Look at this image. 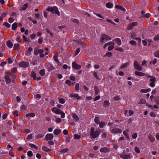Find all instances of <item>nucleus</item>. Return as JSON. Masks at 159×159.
Instances as JSON below:
<instances>
[{"label": "nucleus", "instance_id": "nucleus-1", "mask_svg": "<svg viewBox=\"0 0 159 159\" xmlns=\"http://www.w3.org/2000/svg\"><path fill=\"white\" fill-rule=\"evenodd\" d=\"M100 134V129L95 130L93 127H91L90 129V135L92 137L95 138L98 137Z\"/></svg>", "mask_w": 159, "mask_h": 159}, {"label": "nucleus", "instance_id": "nucleus-2", "mask_svg": "<svg viewBox=\"0 0 159 159\" xmlns=\"http://www.w3.org/2000/svg\"><path fill=\"white\" fill-rule=\"evenodd\" d=\"M46 10L48 11L52 12L53 13L56 14L58 16L60 15V13L58 11L57 7L56 6L53 7H48L46 9Z\"/></svg>", "mask_w": 159, "mask_h": 159}, {"label": "nucleus", "instance_id": "nucleus-3", "mask_svg": "<svg viewBox=\"0 0 159 159\" xmlns=\"http://www.w3.org/2000/svg\"><path fill=\"white\" fill-rule=\"evenodd\" d=\"M111 39V38L109 36L105 34H102L100 39V41L102 43H103L104 41L110 40Z\"/></svg>", "mask_w": 159, "mask_h": 159}, {"label": "nucleus", "instance_id": "nucleus-4", "mask_svg": "<svg viewBox=\"0 0 159 159\" xmlns=\"http://www.w3.org/2000/svg\"><path fill=\"white\" fill-rule=\"evenodd\" d=\"M134 65L136 69L138 70L141 71L142 70V67L139 64L137 61H134Z\"/></svg>", "mask_w": 159, "mask_h": 159}, {"label": "nucleus", "instance_id": "nucleus-5", "mask_svg": "<svg viewBox=\"0 0 159 159\" xmlns=\"http://www.w3.org/2000/svg\"><path fill=\"white\" fill-rule=\"evenodd\" d=\"M138 23L137 22H133L129 24L127 26V29L128 30H132L133 28V27L137 26Z\"/></svg>", "mask_w": 159, "mask_h": 159}, {"label": "nucleus", "instance_id": "nucleus-6", "mask_svg": "<svg viewBox=\"0 0 159 159\" xmlns=\"http://www.w3.org/2000/svg\"><path fill=\"white\" fill-rule=\"evenodd\" d=\"M53 135L52 134H47L45 137V140H51L53 139Z\"/></svg>", "mask_w": 159, "mask_h": 159}, {"label": "nucleus", "instance_id": "nucleus-7", "mask_svg": "<svg viewBox=\"0 0 159 159\" xmlns=\"http://www.w3.org/2000/svg\"><path fill=\"white\" fill-rule=\"evenodd\" d=\"M122 131L121 129L117 128L113 129L111 130V133L113 134L120 133Z\"/></svg>", "mask_w": 159, "mask_h": 159}, {"label": "nucleus", "instance_id": "nucleus-8", "mask_svg": "<svg viewBox=\"0 0 159 159\" xmlns=\"http://www.w3.org/2000/svg\"><path fill=\"white\" fill-rule=\"evenodd\" d=\"M109 46L108 47V50L111 51L114 48L115 43L112 42H108Z\"/></svg>", "mask_w": 159, "mask_h": 159}, {"label": "nucleus", "instance_id": "nucleus-9", "mask_svg": "<svg viewBox=\"0 0 159 159\" xmlns=\"http://www.w3.org/2000/svg\"><path fill=\"white\" fill-rule=\"evenodd\" d=\"M72 67L76 70L79 69L81 68L80 65L77 64L75 62H73L72 63Z\"/></svg>", "mask_w": 159, "mask_h": 159}, {"label": "nucleus", "instance_id": "nucleus-10", "mask_svg": "<svg viewBox=\"0 0 159 159\" xmlns=\"http://www.w3.org/2000/svg\"><path fill=\"white\" fill-rule=\"evenodd\" d=\"M33 51V48H32L30 47L28 48L27 50L25 51V54L26 56H30L31 52H32Z\"/></svg>", "mask_w": 159, "mask_h": 159}, {"label": "nucleus", "instance_id": "nucleus-11", "mask_svg": "<svg viewBox=\"0 0 159 159\" xmlns=\"http://www.w3.org/2000/svg\"><path fill=\"white\" fill-rule=\"evenodd\" d=\"M120 158L123 159H128L131 158L129 154H121L120 155Z\"/></svg>", "mask_w": 159, "mask_h": 159}, {"label": "nucleus", "instance_id": "nucleus-12", "mask_svg": "<svg viewBox=\"0 0 159 159\" xmlns=\"http://www.w3.org/2000/svg\"><path fill=\"white\" fill-rule=\"evenodd\" d=\"M20 66L23 68H26L28 67L29 66V63L28 62L22 61L20 64Z\"/></svg>", "mask_w": 159, "mask_h": 159}, {"label": "nucleus", "instance_id": "nucleus-13", "mask_svg": "<svg viewBox=\"0 0 159 159\" xmlns=\"http://www.w3.org/2000/svg\"><path fill=\"white\" fill-rule=\"evenodd\" d=\"M70 97L71 98H76L77 99H81V98L79 96V95L78 94L76 93H71L70 94Z\"/></svg>", "mask_w": 159, "mask_h": 159}, {"label": "nucleus", "instance_id": "nucleus-14", "mask_svg": "<svg viewBox=\"0 0 159 159\" xmlns=\"http://www.w3.org/2000/svg\"><path fill=\"white\" fill-rule=\"evenodd\" d=\"M110 151V149L106 147L102 148L100 149V151L102 152L106 153L109 152Z\"/></svg>", "mask_w": 159, "mask_h": 159}, {"label": "nucleus", "instance_id": "nucleus-15", "mask_svg": "<svg viewBox=\"0 0 159 159\" xmlns=\"http://www.w3.org/2000/svg\"><path fill=\"white\" fill-rule=\"evenodd\" d=\"M115 7L116 9L120 10L123 11H126L125 9L123 7L120 5H116L115 6Z\"/></svg>", "mask_w": 159, "mask_h": 159}, {"label": "nucleus", "instance_id": "nucleus-16", "mask_svg": "<svg viewBox=\"0 0 159 159\" xmlns=\"http://www.w3.org/2000/svg\"><path fill=\"white\" fill-rule=\"evenodd\" d=\"M128 131V130H124L123 132V134L126 137L127 139L128 140H129L130 139V138L128 133H127V132Z\"/></svg>", "mask_w": 159, "mask_h": 159}, {"label": "nucleus", "instance_id": "nucleus-17", "mask_svg": "<svg viewBox=\"0 0 159 159\" xmlns=\"http://www.w3.org/2000/svg\"><path fill=\"white\" fill-rule=\"evenodd\" d=\"M148 78H151V79H149V81L151 82H155L156 81V78L154 76L147 75Z\"/></svg>", "mask_w": 159, "mask_h": 159}, {"label": "nucleus", "instance_id": "nucleus-18", "mask_svg": "<svg viewBox=\"0 0 159 159\" xmlns=\"http://www.w3.org/2000/svg\"><path fill=\"white\" fill-rule=\"evenodd\" d=\"M114 41L118 45H120L121 44V40L119 38H116L114 39Z\"/></svg>", "mask_w": 159, "mask_h": 159}, {"label": "nucleus", "instance_id": "nucleus-19", "mask_svg": "<svg viewBox=\"0 0 159 159\" xmlns=\"http://www.w3.org/2000/svg\"><path fill=\"white\" fill-rule=\"evenodd\" d=\"M135 74L136 75H138L139 76H143L145 75L144 73L138 71H136L135 72Z\"/></svg>", "mask_w": 159, "mask_h": 159}, {"label": "nucleus", "instance_id": "nucleus-20", "mask_svg": "<svg viewBox=\"0 0 159 159\" xmlns=\"http://www.w3.org/2000/svg\"><path fill=\"white\" fill-rule=\"evenodd\" d=\"M151 89L148 88L147 89H141L140 90V92L143 93H147L151 91Z\"/></svg>", "mask_w": 159, "mask_h": 159}, {"label": "nucleus", "instance_id": "nucleus-21", "mask_svg": "<svg viewBox=\"0 0 159 159\" xmlns=\"http://www.w3.org/2000/svg\"><path fill=\"white\" fill-rule=\"evenodd\" d=\"M95 94V95H97L100 92V90L98 87L96 86H95L94 88Z\"/></svg>", "mask_w": 159, "mask_h": 159}, {"label": "nucleus", "instance_id": "nucleus-22", "mask_svg": "<svg viewBox=\"0 0 159 159\" xmlns=\"http://www.w3.org/2000/svg\"><path fill=\"white\" fill-rule=\"evenodd\" d=\"M7 45L8 47L10 48H11L13 47V44L11 41H8L7 42Z\"/></svg>", "mask_w": 159, "mask_h": 159}, {"label": "nucleus", "instance_id": "nucleus-23", "mask_svg": "<svg viewBox=\"0 0 159 159\" xmlns=\"http://www.w3.org/2000/svg\"><path fill=\"white\" fill-rule=\"evenodd\" d=\"M5 79L7 83H9L11 82V79L9 77L8 75L5 76Z\"/></svg>", "mask_w": 159, "mask_h": 159}, {"label": "nucleus", "instance_id": "nucleus-24", "mask_svg": "<svg viewBox=\"0 0 159 159\" xmlns=\"http://www.w3.org/2000/svg\"><path fill=\"white\" fill-rule=\"evenodd\" d=\"M17 23L16 22L14 23L12 25V29L13 30H15L16 29L17 27Z\"/></svg>", "mask_w": 159, "mask_h": 159}, {"label": "nucleus", "instance_id": "nucleus-25", "mask_svg": "<svg viewBox=\"0 0 159 159\" xmlns=\"http://www.w3.org/2000/svg\"><path fill=\"white\" fill-rule=\"evenodd\" d=\"M61 130L60 129H56L54 130V134L55 135H58L61 133Z\"/></svg>", "mask_w": 159, "mask_h": 159}, {"label": "nucleus", "instance_id": "nucleus-26", "mask_svg": "<svg viewBox=\"0 0 159 159\" xmlns=\"http://www.w3.org/2000/svg\"><path fill=\"white\" fill-rule=\"evenodd\" d=\"M65 83L66 84H68L70 86L71 85H74L75 84V83L71 82L69 80H66L65 81Z\"/></svg>", "mask_w": 159, "mask_h": 159}, {"label": "nucleus", "instance_id": "nucleus-27", "mask_svg": "<svg viewBox=\"0 0 159 159\" xmlns=\"http://www.w3.org/2000/svg\"><path fill=\"white\" fill-rule=\"evenodd\" d=\"M106 6L107 7L111 8L113 7V4L111 2H108L106 3Z\"/></svg>", "mask_w": 159, "mask_h": 159}, {"label": "nucleus", "instance_id": "nucleus-28", "mask_svg": "<svg viewBox=\"0 0 159 159\" xmlns=\"http://www.w3.org/2000/svg\"><path fill=\"white\" fill-rule=\"evenodd\" d=\"M42 149L47 152H48L51 151V149H50L48 148L47 147L45 146H43L42 147Z\"/></svg>", "mask_w": 159, "mask_h": 159}, {"label": "nucleus", "instance_id": "nucleus-29", "mask_svg": "<svg viewBox=\"0 0 159 159\" xmlns=\"http://www.w3.org/2000/svg\"><path fill=\"white\" fill-rule=\"evenodd\" d=\"M129 64V63H128V62L124 63V64H123L122 65L120 66V68L121 69H123L125 68Z\"/></svg>", "mask_w": 159, "mask_h": 159}, {"label": "nucleus", "instance_id": "nucleus-30", "mask_svg": "<svg viewBox=\"0 0 159 159\" xmlns=\"http://www.w3.org/2000/svg\"><path fill=\"white\" fill-rule=\"evenodd\" d=\"M148 138L150 141L152 142H153L155 141V138L152 136V135H150L148 137Z\"/></svg>", "mask_w": 159, "mask_h": 159}, {"label": "nucleus", "instance_id": "nucleus-31", "mask_svg": "<svg viewBox=\"0 0 159 159\" xmlns=\"http://www.w3.org/2000/svg\"><path fill=\"white\" fill-rule=\"evenodd\" d=\"M45 71L44 69H41L39 71L40 74L42 76H43L45 75Z\"/></svg>", "mask_w": 159, "mask_h": 159}, {"label": "nucleus", "instance_id": "nucleus-32", "mask_svg": "<svg viewBox=\"0 0 159 159\" xmlns=\"http://www.w3.org/2000/svg\"><path fill=\"white\" fill-rule=\"evenodd\" d=\"M31 76L33 78V79L36 80V75L35 73L34 72H32L31 73Z\"/></svg>", "mask_w": 159, "mask_h": 159}, {"label": "nucleus", "instance_id": "nucleus-33", "mask_svg": "<svg viewBox=\"0 0 159 159\" xmlns=\"http://www.w3.org/2000/svg\"><path fill=\"white\" fill-rule=\"evenodd\" d=\"M110 102L108 101H105L103 103V106L104 107H106L109 106Z\"/></svg>", "mask_w": 159, "mask_h": 159}, {"label": "nucleus", "instance_id": "nucleus-34", "mask_svg": "<svg viewBox=\"0 0 159 159\" xmlns=\"http://www.w3.org/2000/svg\"><path fill=\"white\" fill-rule=\"evenodd\" d=\"M20 47V44H14L13 47V49L14 50H17Z\"/></svg>", "mask_w": 159, "mask_h": 159}, {"label": "nucleus", "instance_id": "nucleus-35", "mask_svg": "<svg viewBox=\"0 0 159 159\" xmlns=\"http://www.w3.org/2000/svg\"><path fill=\"white\" fill-rule=\"evenodd\" d=\"M44 136V135L43 134H37L36 137V138L40 139L43 138Z\"/></svg>", "mask_w": 159, "mask_h": 159}, {"label": "nucleus", "instance_id": "nucleus-36", "mask_svg": "<svg viewBox=\"0 0 159 159\" xmlns=\"http://www.w3.org/2000/svg\"><path fill=\"white\" fill-rule=\"evenodd\" d=\"M155 102L157 105H159V96H158L155 97Z\"/></svg>", "mask_w": 159, "mask_h": 159}, {"label": "nucleus", "instance_id": "nucleus-37", "mask_svg": "<svg viewBox=\"0 0 159 159\" xmlns=\"http://www.w3.org/2000/svg\"><path fill=\"white\" fill-rule=\"evenodd\" d=\"M28 7V4L27 3L25 4L22 7L21 9V10H25Z\"/></svg>", "mask_w": 159, "mask_h": 159}, {"label": "nucleus", "instance_id": "nucleus-38", "mask_svg": "<svg viewBox=\"0 0 159 159\" xmlns=\"http://www.w3.org/2000/svg\"><path fill=\"white\" fill-rule=\"evenodd\" d=\"M25 116L26 117H28V116H31V117H34L35 116V114L34 113H30L29 114H27Z\"/></svg>", "mask_w": 159, "mask_h": 159}, {"label": "nucleus", "instance_id": "nucleus-39", "mask_svg": "<svg viewBox=\"0 0 159 159\" xmlns=\"http://www.w3.org/2000/svg\"><path fill=\"white\" fill-rule=\"evenodd\" d=\"M58 99L59 102L61 103L64 104L65 102V100L63 98H59Z\"/></svg>", "mask_w": 159, "mask_h": 159}, {"label": "nucleus", "instance_id": "nucleus-40", "mask_svg": "<svg viewBox=\"0 0 159 159\" xmlns=\"http://www.w3.org/2000/svg\"><path fill=\"white\" fill-rule=\"evenodd\" d=\"M74 137V138L75 139H78L81 138L80 136L77 134H75Z\"/></svg>", "mask_w": 159, "mask_h": 159}, {"label": "nucleus", "instance_id": "nucleus-41", "mask_svg": "<svg viewBox=\"0 0 159 159\" xmlns=\"http://www.w3.org/2000/svg\"><path fill=\"white\" fill-rule=\"evenodd\" d=\"M155 57L159 58V50L156 51L154 53Z\"/></svg>", "mask_w": 159, "mask_h": 159}, {"label": "nucleus", "instance_id": "nucleus-42", "mask_svg": "<svg viewBox=\"0 0 159 159\" xmlns=\"http://www.w3.org/2000/svg\"><path fill=\"white\" fill-rule=\"evenodd\" d=\"M99 125V126L101 128H102L105 125L104 122H101L98 124Z\"/></svg>", "mask_w": 159, "mask_h": 159}, {"label": "nucleus", "instance_id": "nucleus-43", "mask_svg": "<svg viewBox=\"0 0 159 159\" xmlns=\"http://www.w3.org/2000/svg\"><path fill=\"white\" fill-rule=\"evenodd\" d=\"M157 61V59L156 58H154L152 61H151L150 62V64H153L155 65Z\"/></svg>", "mask_w": 159, "mask_h": 159}, {"label": "nucleus", "instance_id": "nucleus-44", "mask_svg": "<svg viewBox=\"0 0 159 159\" xmlns=\"http://www.w3.org/2000/svg\"><path fill=\"white\" fill-rule=\"evenodd\" d=\"M94 121L96 123L98 124L100 122L99 118L98 117H95V118Z\"/></svg>", "mask_w": 159, "mask_h": 159}, {"label": "nucleus", "instance_id": "nucleus-45", "mask_svg": "<svg viewBox=\"0 0 159 159\" xmlns=\"http://www.w3.org/2000/svg\"><path fill=\"white\" fill-rule=\"evenodd\" d=\"M27 155L30 157H32L33 156V153L32 151H29L27 153Z\"/></svg>", "mask_w": 159, "mask_h": 159}, {"label": "nucleus", "instance_id": "nucleus-46", "mask_svg": "<svg viewBox=\"0 0 159 159\" xmlns=\"http://www.w3.org/2000/svg\"><path fill=\"white\" fill-rule=\"evenodd\" d=\"M53 59L54 61L56 62H58V60L57 58V54H55L53 56Z\"/></svg>", "mask_w": 159, "mask_h": 159}, {"label": "nucleus", "instance_id": "nucleus-47", "mask_svg": "<svg viewBox=\"0 0 159 159\" xmlns=\"http://www.w3.org/2000/svg\"><path fill=\"white\" fill-rule=\"evenodd\" d=\"M29 145L31 148H33L35 149H38L37 147L34 144L32 143H30Z\"/></svg>", "mask_w": 159, "mask_h": 159}, {"label": "nucleus", "instance_id": "nucleus-48", "mask_svg": "<svg viewBox=\"0 0 159 159\" xmlns=\"http://www.w3.org/2000/svg\"><path fill=\"white\" fill-rule=\"evenodd\" d=\"M12 113L15 116H18V112L17 111H15L12 112Z\"/></svg>", "mask_w": 159, "mask_h": 159}, {"label": "nucleus", "instance_id": "nucleus-49", "mask_svg": "<svg viewBox=\"0 0 159 159\" xmlns=\"http://www.w3.org/2000/svg\"><path fill=\"white\" fill-rule=\"evenodd\" d=\"M6 16V13L5 12H4L2 14V17L0 16V20H2L3 19V18L5 17Z\"/></svg>", "mask_w": 159, "mask_h": 159}, {"label": "nucleus", "instance_id": "nucleus-50", "mask_svg": "<svg viewBox=\"0 0 159 159\" xmlns=\"http://www.w3.org/2000/svg\"><path fill=\"white\" fill-rule=\"evenodd\" d=\"M155 85V82H150L149 84V86L153 88Z\"/></svg>", "mask_w": 159, "mask_h": 159}, {"label": "nucleus", "instance_id": "nucleus-51", "mask_svg": "<svg viewBox=\"0 0 159 159\" xmlns=\"http://www.w3.org/2000/svg\"><path fill=\"white\" fill-rule=\"evenodd\" d=\"M62 111H61L60 109H58L56 112H55V114H61L62 113Z\"/></svg>", "mask_w": 159, "mask_h": 159}, {"label": "nucleus", "instance_id": "nucleus-52", "mask_svg": "<svg viewBox=\"0 0 159 159\" xmlns=\"http://www.w3.org/2000/svg\"><path fill=\"white\" fill-rule=\"evenodd\" d=\"M154 40L157 41L159 40V34L156 35L154 38Z\"/></svg>", "mask_w": 159, "mask_h": 159}, {"label": "nucleus", "instance_id": "nucleus-53", "mask_svg": "<svg viewBox=\"0 0 159 159\" xmlns=\"http://www.w3.org/2000/svg\"><path fill=\"white\" fill-rule=\"evenodd\" d=\"M130 37L131 38L134 39L136 37V35L134 32H132L130 34Z\"/></svg>", "mask_w": 159, "mask_h": 159}, {"label": "nucleus", "instance_id": "nucleus-54", "mask_svg": "<svg viewBox=\"0 0 159 159\" xmlns=\"http://www.w3.org/2000/svg\"><path fill=\"white\" fill-rule=\"evenodd\" d=\"M146 102V101L143 99H141L138 103L139 104H143L145 103Z\"/></svg>", "mask_w": 159, "mask_h": 159}, {"label": "nucleus", "instance_id": "nucleus-55", "mask_svg": "<svg viewBox=\"0 0 159 159\" xmlns=\"http://www.w3.org/2000/svg\"><path fill=\"white\" fill-rule=\"evenodd\" d=\"M149 115L151 117H155L156 116V115L155 113L152 112H150Z\"/></svg>", "mask_w": 159, "mask_h": 159}, {"label": "nucleus", "instance_id": "nucleus-56", "mask_svg": "<svg viewBox=\"0 0 159 159\" xmlns=\"http://www.w3.org/2000/svg\"><path fill=\"white\" fill-rule=\"evenodd\" d=\"M112 53L111 52H107L106 53V56L108 57H110L112 56Z\"/></svg>", "mask_w": 159, "mask_h": 159}, {"label": "nucleus", "instance_id": "nucleus-57", "mask_svg": "<svg viewBox=\"0 0 159 159\" xmlns=\"http://www.w3.org/2000/svg\"><path fill=\"white\" fill-rule=\"evenodd\" d=\"M3 24L7 28H10L11 26L7 22H4Z\"/></svg>", "mask_w": 159, "mask_h": 159}, {"label": "nucleus", "instance_id": "nucleus-58", "mask_svg": "<svg viewBox=\"0 0 159 159\" xmlns=\"http://www.w3.org/2000/svg\"><path fill=\"white\" fill-rule=\"evenodd\" d=\"M138 136L137 134L136 133H134L132 136V137L133 139H136Z\"/></svg>", "mask_w": 159, "mask_h": 159}, {"label": "nucleus", "instance_id": "nucleus-59", "mask_svg": "<svg viewBox=\"0 0 159 159\" xmlns=\"http://www.w3.org/2000/svg\"><path fill=\"white\" fill-rule=\"evenodd\" d=\"M151 16V14L149 13H147L144 15V16L147 18H148Z\"/></svg>", "mask_w": 159, "mask_h": 159}, {"label": "nucleus", "instance_id": "nucleus-60", "mask_svg": "<svg viewBox=\"0 0 159 159\" xmlns=\"http://www.w3.org/2000/svg\"><path fill=\"white\" fill-rule=\"evenodd\" d=\"M68 151V149L67 148L62 149L61 150V152L62 153H66Z\"/></svg>", "mask_w": 159, "mask_h": 159}, {"label": "nucleus", "instance_id": "nucleus-61", "mask_svg": "<svg viewBox=\"0 0 159 159\" xmlns=\"http://www.w3.org/2000/svg\"><path fill=\"white\" fill-rule=\"evenodd\" d=\"M61 119L59 118H57L55 120V121L57 123H59L61 122Z\"/></svg>", "mask_w": 159, "mask_h": 159}, {"label": "nucleus", "instance_id": "nucleus-62", "mask_svg": "<svg viewBox=\"0 0 159 159\" xmlns=\"http://www.w3.org/2000/svg\"><path fill=\"white\" fill-rule=\"evenodd\" d=\"M73 117L76 120H78L79 119L78 117L76 114H74L73 115Z\"/></svg>", "mask_w": 159, "mask_h": 159}, {"label": "nucleus", "instance_id": "nucleus-63", "mask_svg": "<svg viewBox=\"0 0 159 159\" xmlns=\"http://www.w3.org/2000/svg\"><path fill=\"white\" fill-rule=\"evenodd\" d=\"M101 98V97L100 96L98 95L96 96L95 98L93 99L94 101H95L97 100H99Z\"/></svg>", "mask_w": 159, "mask_h": 159}, {"label": "nucleus", "instance_id": "nucleus-64", "mask_svg": "<svg viewBox=\"0 0 159 159\" xmlns=\"http://www.w3.org/2000/svg\"><path fill=\"white\" fill-rule=\"evenodd\" d=\"M17 69L16 68L14 67L13 68L11 69V72L13 73H15L17 71Z\"/></svg>", "mask_w": 159, "mask_h": 159}]
</instances>
